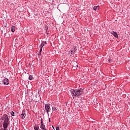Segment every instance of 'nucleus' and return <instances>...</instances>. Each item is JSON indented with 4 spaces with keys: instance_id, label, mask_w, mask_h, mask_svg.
Segmentation results:
<instances>
[{
    "instance_id": "obj_1",
    "label": "nucleus",
    "mask_w": 130,
    "mask_h": 130,
    "mask_svg": "<svg viewBox=\"0 0 130 130\" xmlns=\"http://www.w3.org/2000/svg\"><path fill=\"white\" fill-rule=\"evenodd\" d=\"M70 92L73 98L74 97H78L79 98V97H80L81 95H82V94H84V92L83 91V89L82 88L80 89H76V90L71 89L70 90Z\"/></svg>"
},
{
    "instance_id": "obj_2",
    "label": "nucleus",
    "mask_w": 130,
    "mask_h": 130,
    "mask_svg": "<svg viewBox=\"0 0 130 130\" xmlns=\"http://www.w3.org/2000/svg\"><path fill=\"white\" fill-rule=\"evenodd\" d=\"M2 120H4L3 123L4 128H8L9 124H10V121L9 120V116L7 114H5L2 117Z\"/></svg>"
},
{
    "instance_id": "obj_3",
    "label": "nucleus",
    "mask_w": 130,
    "mask_h": 130,
    "mask_svg": "<svg viewBox=\"0 0 130 130\" xmlns=\"http://www.w3.org/2000/svg\"><path fill=\"white\" fill-rule=\"evenodd\" d=\"M45 107L47 114H49V111H50V105H49V104H46L45 105Z\"/></svg>"
},
{
    "instance_id": "obj_4",
    "label": "nucleus",
    "mask_w": 130,
    "mask_h": 130,
    "mask_svg": "<svg viewBox=\"0 0 130 130\" xmlns=\"http://www.w3.org/2000/svg\"><path fill=\"white\" fill-rule=\"evenodd\" d=\"M46 42H42L41 44V49L40 50V54H41V52L42 51V49L43 48V47L45 45Z\"/></svg>"
},
{
    "instance_id": "obj_5",
    "label": "nucleus",
    "mask_w": 130,
    "mask_h": 130,
    "mask_svg": "<svg viewBox=\"0 0 130 130\" xmlns=\"http://www.w3.org/2000/svg\"><path fill=\"white\" fill-rule=\"evenodd\" d=\"M3 85H9V79L6 78L3 80Z\"/></svg>"
},
{
    "instance_id": "obj_6",
    "label": "nucleus",
    "mask_w": 130,
    "mask_h": 130,
    "mask_svg": "<svg viewBox=\"0 0 130 130\" xmlns=\"http://www.w3.org/2000/svg\"><path fill=\"white\" fill-rule=\"evenodd\" d=\"M20 117L22 118V119H24V118L26 117V113H25V112H22V114L20 115Z\"/></svg>"
},
{
    "instance_id": "obj_7",
    "label": "nucleus",
    "mask_w": 130,
    "mask_h": 130,
    "mask_svg": "<svg viewBox=\"0 0 130 130\" xmlns=\"http://www.w3.org/2000/svg\"><path fill=\"white\" fill-rule=\"evenodd\" d=\"M41 128L42 129L45 128V125H44L43 120H42V119H41Z\"/></svg>"
},
{
    "instance_id": "obj_8",
    "label": "nucleus",
    "mask_w": 130,
    "mask_h": 130,
    "mask_svg": "<svg viewBox=\"0 0 130 130\" xmlns=\"http://www.w3.org/2000/svg\"><path fill=\"white\" fill-rule=\"evenodd\" d=\"M113 35L115 37V38H118V35L116 32L113 31Z\"/></svg>"
},
{
    "instance_id": "obj_9",
    "label": "nucleus",
    "mask_w": 130,
    "mask_h": 130,
    "mask_svg": "<svg viewBox=\"0 0 130 130\" xmlns=\"http://www.w3.org/2000/svg\"><path fill=\"white\" fill-rule=\"evenodd\" d=\"M16 30V27L14 25H13L12 27H11V31L12 32H14V31H15Z\"/></svg>"
},
{
    "instance_id": "obj_10",
    "label": "nucleus",
    "mask_w": 130,
    "mask_h": 130,
    "mask_svg": "<svg viewBox=\"0 0 130 130\" xmlns=\"http://www.w3.org/2000/svg\"><path fill=\"white\" fill-rule=\"evenodd\" d=\"M35 130H39V126L38 125H36L34 126Z\"/></svg>"
},
{
    "instance_id": "obj_11",
    "label": "nucleus",
    "mask_w": 130,
    "mask_h": 130,
    "mask_svg": "<svg viewBox=\"0 0 130 130\" xmlns=\"http://www.w3.org/2000/svg\"><path fill=\"white\" fill-rule=\"evenodd\" d=\"M33 79H34V78L31 75H30L29 76V80H33Z\"/></svg>"
},
{
    "instance_id": "obj_12",
    "label": "nucleus",
    "mask_w": 130,
    "mask_h": 130,
    "mask_svg": "<svg viewBox=\"0 0 130 130\" xmlns=\"http://www.w3.org/2000/svg\"><path fill=\"white\" fill-rule=\"evenodd\" d=\"M10 113L11 115H12V116H15V112H14L13 111H11Z\"/></svg>"
},
{
    "instance_id": "obj_13",
    "label": "nucleus",
    "mask_w": 130,
    "mask_h": 130,
    "mask_svg": "<svg viewBox=\"0 0 130 130\" xmlns=\"http://www.w3.org/2000/svg\"><path fill=\"white\" fill-rule=\"evenodd\" d=\"M97 8H98V6H94L93 8V10H94V11H97Z\"/></svg>"
},
{
    "instance_id": "obj_14",
    "label": "nucleus",
    "mask_w": 130,
    "mask_h": 130,
    "mask_svg": "<svg viewBox=\"0 0 130 130\" xmlns=\"http://www.w3.org/2000/svg\"><path fill=\"white\" fill-rule=\"evenodd\" d=\"M52 110L53 111H56V110H57V109H56V108L55 107H52Z\"/></svg>"
},
{
    "instance_id": "obj_15",
    "label": "nucleus",
    "mask_w": 130,
    "mask_h": 130,
    "mask_svg": "<svg viewBox=\"0 0 130 130\" xmlns=\"http://www.w3.org/2000/svg\"><path fill=\"white\" fill-rule=\"evenodd\" d=\"M108 61H109V62L111 63V62H112V60L111 59L109 58L108 60Z\"/></svg>"
},
{
    "instance_id": "obj_16",
    "label": "nucleus",
    "mask_w": 130,
    "mask_h": 130,
    "mask_svg": "<svg viewBox=\"0 0 130 130\" xmlns=\"http://www.w3.org/2000/svg\"><path fill=\"white\" fill-rule=\"evenodd\" d=\"M0 130H8L7 128H1Z\"/></svg>"
},
{
    "instance_id": "obj_17",
    "label": "nucleus",
    "mask_w": 130,
    "mask_h": 130,
    "mask_svg": "<svg viewBox=\"0 0 130 130\" xmlns=\"http://www.w3.org/2000/svg\"><path fill=\"white\" fill-rule=\"evenodd\" d=\"M56 130H59V127H56Z\"/></svg>"
},
{
    "instance_id": "obj_18",
    "label": "nucleus",
    "mask_w": 130,
    "mask_h": 130,
    "mask_svg": "<svg viewBox=\"0 0 130 130\" xmlns=\"http://www.w3.org/2000/svg\"><path fill=\"white\" fill-rule=\"evenodd\" d=\"M42 130H47L45 128H42Z\"/></svg>"
},
{
    "instance_id": "obj_19",
    "label": "nucleus",
    "mask_w": 130,
    "mask_h": 130,
    "mask_svg": "<svg viewBox=\"0 0 130 130\" xmlns=\"http://www.w3.org/2000/svg\"><path fill=\"white\" fill-rule=\"evenodd\" d=\"M73 53H74V51H71V54H73Z\"/></svg>"
},
{
    "instance_id": "obj_20",
    "label": "nucleus",
    "mask_w": 130,
    "mask_h": 130,
    "mask_svg": "<svg viewBox=\"0 0 130 130\" xmlns=\"http://www.w3.org/2000/svg\"><path fill=\"white\" fill-rule=\"evenodd\" d=\"M111 34H112L113 35V31L111 32Z\"/></svg>"
},
{
    "instance_id": "obj_21",
    "label": "nucleus",
    "mask_w": 130,
    "mask_h": 130,
    "mask_svg": "<svg viewBox=\"0 0 130 130\" xmlns=\"http://www.w3.org/2000/svg\"><path fill=\"white\" fill-rule=\"evenodd\" d=\"M98 8H97V10H99V6H98Z\"/></svg>"
},
{
    "instance_id": "obj_22",
    "label": "nucleus",
    "mask_w": 130,
    "mask_h": 130,
    "mask_svg": "<svg viewBox=\"0 0 130 130\" xmlns=\"http://www.w3.org/2000/svg\"><path fill=\"white\" fill-rule=\"evenodd\" d=\"M75 66L77 67V68H78V64H76Z\"/></svg>"
},
{
    "instance_id": "obj_23",
    "label": "nucleus",
    "mask_w": 130,
    "mask_h": 130,
    "mask_svg": "<svg viewBox=\"0 0 130 130\" xmlns=\"http://www.w3.org/2000/svg\"><path fill=\"white\" fill-rule=\"evenodd\" d=\"M49 121H50V118H49Z\"/></svg>"
}]
</instances>
